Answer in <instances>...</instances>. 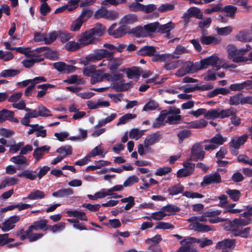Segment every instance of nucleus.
<instances>
[{"mask_svg":"<svg viewBox=\"0 0 252 252\" xmlns=\"http://www.w3.org/2000/svg\"><path fill=\"white\" fill-rule=\"evenodd\" d=\"M105 32V27L102 24L98 23L94 28L84 32L82 36L79 39V41L84 45L94 44L97 40L96 37L103 35Z\"/></svg>","mask_w":252,"mask_h":252,"instance_id":"nucleus-1","label":"nucleus"},{"mask_svg":"<svg viewBox=\"0 0 252 252\" xmlns=\"http://www.w3.org/2000/svg\"><path fill=\"white\" fill-rule=\"evenodd\" d=\"M113 56L114 53L113 52H109L106 49H96L93 54L87 56L85 59L82 61V63L84 65L86 66L89 64L90 62L100 61L104 58H107L109 61H111L113 59Z\"/></svg>","mask_w":252,"mask_h":252,"instance_id":"nucleus-2","label":"nucleus"},{"mask_svg":"<svg viewBox=\"0 0 252 252\" xmlns=\"http://www.w3.org/2000/svg\"><path fill=\"white\" fill-rule=\"evenodd\" d=\"M116 23L113 24L108 29V33L110 35L113 36L114 38H119L125 35L127 33L129 32L130 28L127 26L123 25L117 29Z\"/></svg>","mask_w":252,"mask_h":252,"instance_id":"nucleus-3","label":"nucleus"},{"mask_svg":"<svg viewBox=\"0 0 252 252\" xmlns=\"http://www.w3.org/2000/svg\"><path fill=\"white\" fill-rule=\"evenodd\" d=\"M230 227V230L234 236H240L244 238H247L249 237L251 230L250 227H247L243 229V226L240 224H234V220L231 222Z\"/></svg>","mask_w":252,"mask_h":252,"instance_id":"nucleus-4","label":"nucleus"},{"mask_svg":"<svg viewBox=\"0 0 252 252\" xmlns=\"http://www.w3.org/2000/svg\"><path fill=\"white\" fill-rule=\"evenodd\" d=\"M205 152L203 150L202 146L200 143L194 144L191 150L190 160L197 161L202 160L205 156Z\"/></svg>","mask_w":252,"mask_h":252,"instance_id":"nucleus-5","label":"nucleus"},{"mask_svg":"<svg viewBox=\"0 0 252 252\" xmlns=\"http://www.w3.org/2000/svg\"><path fill=\"white\" fill-rule=\"evenodd\" d=\"M221 182V178L219 173L216 172L213 174L204 176L203 181L200 183L201 186L210 184H219Z\"/></svg>","mask_w":252,"mask_h":252,"instance_id":"nucleus-6","label":"nucleus"},{"mask_svg":"<svg viewBox=\"0 0 252 252\" xmlns=\"http://www.w3.org/2000/svg\"><path fill=\"white\" fill-rule=\"evenodd\" d=\"M183 166L186 169H180L177 171L178 178L186 177L191 175L194 172L195 165L193 163L185 162L183 163Z\"/></svg>","mask_w":252,"mask_h":252,"instance_id":"nucleus-7","label":"nucleus"},{"mask_svg":"<svg viewBox=\"0 0 252 252\" xmlns=\"http://www.w3.org/2000/svg\"><path fill=\"white\" fill-rule=\"evenodd\" d=\"M235 246V240L234 239H225L221 241L218 242L215 249L217 250H222L221 252H227V249H231Z\"/></svg>","mask_w":252,"mask_h":252,"instance_id":"nucleus-8","label":"nucleus"},{"mask_svg":"<svg viewBox=\"0 0 252 252\" xmlns=\"http://www.w3.org/2000/svg\"><path fill=\"white\" fill-rule=\"evenodd\" d=\"M14 112L13 111L3 109L0 111V123H2L6 120L16 123H19L17 118L14 117Z\"/></svg>","mask_w":252,"mask_h":252,"instance_id":"nucleus-9","label":"nucleus"},{"mask_svg":"<svg viewBox=\"0 0 252 252\" xmlns=\"http://www.w3.org/2000/svg\"><path fill=\"white\" fill-rule=\"evenodd\" d=\"M20 219V217L18 216L10 217L3 222L1 227L2 231L7 232L12 229L15 226V224L19 221Z\"/></svg>","mask_w":252,"mask_h":252,"instance_id":"nucleus-10","label":"nucleus"},{"mask_svg":"<svg viewBox=\"0 0 252 252\" xmlns=\"http://www.w3.org/2000/svg\"><path fill=\"white\" fill-rule=\"evenodd\" d=\"M48 220L46 219H40L34 221L32 224L29 226V231L41 230L44 231L48 230Z\"/></svg>","mask_w":252,"mask_h":252,"instance_id":"nucleus-11","label":"nucleus"},{"mask_svg":"<svg viewBox=\"0 0 252 252\" xmlns=\"http://www.w3.org/2000/svg\"><path fill=\"white\" fill-rule=\"evenodd\" d=\"M161 136V134L159 131H157L152 134L149 135L144 141L145 147L148 148L149 146L158 142Z\"/></svg>","mask_w":252,"mask_h":252,"instance_id":"nucleus-12","label":"nucleus"},{"mask_svg":"<svg viewBox=\"0 0 252 252\" xmlns=\"http://www.w3.org/2000/svg\"><path fill=\"white\" fill-rule=\"evenodd\" d=\"M174 28V24L171 22L164 25H160L159 23L157 32L161 33H166V37L170 38V32Z\"/></svg>","mask_w":252,"mask_h":252,"instance_id":"nucleus-13","label":"nucleus"},{"mask_svg":"<svg viewBox=\"0 0 252 252\" xmlns=\"http://www.w3.org/2000/svg\"><path fill=\"white\" fill-rule=\"evenodd\" d=\"M157 52L156 48L152 46H144L140 48L137 52L138 55L141 56H153L154 53Z\"/></svg>","mask_w":252,"mask_h":252,"instance_id":"nucleus-14","label":"nucleus"},{"mask_svg":"<svg viewBox=\"0 0 252 252\" xmlns=\"http://www.w3.org/2000/svg\"><path fill=\"white\" fill-rule=\"evenodd\" d=\"M200 41L203 45H217L220 42L221 39L220 37H216L212 35L201 36Z\"/></svg>","mask_w":252,"mask_h":252,"instance_id":"nucleus-15","label":"nucleus"},{"mask_svg":"<svg viewBox=\"0 0 252 252\" xmlns=\"http://www.w3.org/2000/svg\"><path fill=\"white\" fill-rule=\"evenodd\" d=\"M74 192L72 189L67 188L60 189L56 191L53 192L52 194V196L55 197H68L73 194Z\"/></svg>","mask_w":252,"mask_h":252,"instance_id":"nucleus-16","label":"nucleus"},{"mask_svg":"<svg viewBox=\"0 0 252 252\" xmlns=\"http://www.w3.org/2000/svg\"><path fill=\"white\" fill-rule=\"evenodd\" d=\"M138 20V17L133 14H129L124 16L121 20L120 23L123 25H130Z\"/></svg>","mask_w":252,"mask_h":252,"instance_id":"nucleus-17","label":"nucleus"},{"mask_svg":"<svg viewBox=\"0 0 252 252\" xmlns=\"http://www.w3.org/2000/svg\"><path fill=\"white\" fill-rule=\"evenodd\" d=\"M184 187L181 184H178L170 187L167 191L170 195H176L183 192Z\"/></svg>","mask_w":252,"mask_h":252,"instance_id":"nucleus-18","label":"nucleus"},{"mask_svg":"<svg viewBox=\"0 0 252 252\" xmlns=\"http://www.w3.org/2000/svg\"><path fill=\"white\" fill-rule=\"evenodd\" d=\"M129 33L132 34L136 37H146V32H145L144 27H143L141 26H138L132 28L131 31H129Z\"/></svg>","mask_w":252,"mask_h":252,"instance_id":"nucleus-19","label":"nucleus"},{"mask_svg":"<svg viewBox=\"0 0 252 252\" xmlns=\"http://www.w3.org/2000/svg\"><path fill=\"white\" fill-rule=\"evenodd\" d=\"M237 10V8L236 6L232 5H227L224 7H222V12H223L225 13V17L234 18Z\"/></svg>","mask_w":252,"mask_h":252,"instance_id":"nucleus-20","label":"nucleus"},{"mask_svg":"<svg viewBox=\"0 0 252 252\" xmlns=\"http://www.w3.org/2000/svg\"><path fill=\"white\" fill-rule=\"evenodd\" d=\"M50 150V147L47 146H43L40 148H36L33 152V157L36 159V161L39 160L44 155L45 151H48Z\"/></svg>","mask_w":252,"mask_h":252,"instance_id":"nucleus-21","label":"nucleus"},{"mask_svg":"<svg viewBox=\"0 0 252 252\" xmlns=\"http://www.w3.org/2000/svg\"><path fill=\"white\" fill-rule=\"evenodd\" d=\"M123 72L126 71L127 77L129 79H132L134 77H139L141 75V72L136 67L124 68L121 70Z\"/></svg>","mask_w":252,"mask_h":252,"instance_id":"nucleus-22","label":"nucleus"},{"mask_svg":"<svg viewBox=\"0 0 252 252\" xmlns=\"http://www.w3.org/2000/svg\"><path fill=\"white\" fill-rule=\"evenodd\" d=\"M87 105L90 109H95L99 106L108 107L110 105V103L107 101H98L97 102H95L92 100H89L87 101Z\"/></svg>","mask_w":252,"mask_h":252,"instance_id":"nucleus-23","label":"nucleus"},{"mask_svg":"<svg viewBox=\"0 0 252 252\" xmlns=\"http://www.w3.org/2000/svg\"><path fill=\"white\" fill-rule=\"evenodd\" d=\"M45 197V192L39 189H34L28 195L27 198L30 200H36L44 198Z\"/></svg>","mask_w":252,"mask_h":252,"instance_id":"nucleus-24","label":"nucleus"},{"mask_svg":"<svg viewBox=\"0 0 252 252\" xmlns=\"http://www.w3.org/2000/svg\"><path fill=\"white\" fill-rule=\"evenodd\" d=\"M207 124L208 122L202 119L190 122L189 123L188 127L189 128H201L206 127Z\"/></svg>","mask_w":252,"mask_h":252,"instance_id":"nucleus-25","label":"nucleus"},{"mask_svg":"<svg viewBox=\"0 0 252 252\" xmlns=\"http://www.w3.org/2000/svg\"><path fill=\"white\" fill-rule=\"evenodd\" d=\"M248 139V135L245 134L236 139H233L231 140L230 145H232L235 148H239L241 145L244 144Z\"/></svg>","mask_w":252,"mask_h":252,"instance_id":"nucleus-26","label":"nucleus"},{"mask_svg":"<svg viewBox=\"0 0 252 252\" xmlns=\"http://www.w3.org/2000/svg\"><path fill=\"white\" fill-rule=\"evenodd\" d=\"M230 93L229 90L225 88H216L213 91L208 93L207 96L209 98H212L219 94L226 95Z\"/></svg>","mask_w":252,"mask_h":252,"instance_id":"nucleus-27","label":"nucleus"},{"mask_svg":"<svg viewBox=\"0 0 252 252\" xmlns=\"http://www.w3.org/2000/svg\"><path fill=\"white\" fill-rule=\"evenodd\" d=\"M182 245L178 249L182 252H186L191 247L192 244L191 237L186 238L180 242Z\"/></svg>","mask_w":252,"mask_h":252,"instance_id":"nucleus-28","label":"nucleus"},{"mask_svg":"<svg viewBox=\"0 0 252 252\" xmlns=\"http://www.w3.org/2000/svg\"><path fill=\"white\" fill-rule=\"evenodd\" d=\"M187 12L192 17H194L198 19L203 18V13L200 9L196 7H191L188 9Z\"/></svg>","mask_w":252,"mask_h":252,"instance_id":"nucleus-29","label":"nucleus"},{"mask_svg":"<svg viewBox=\"0 0 252 252\" xmlns=\"http://www.w3.org/2000/svg\"><path fill=\"white\" fill-rule=\"evenodd\" d=\"M20 73V71L17 69H8L2 70L0 73V77L7 78L10 77H14L18 75Z\"/></svg>","mask_w":252,"mask_h":252,"instance_id":"nucleus-30","label":"nucleus"},{"mask_svg":"<svg viewBox=\"0 0 252 252\" xmlns=\"http://www.w3.org/2000/svg\"><path fill=\"white\" fill-rule=\"evenodd\" d=\"M56 152L60 153L64 158L66 156L70 155L72 153V148L70 145H65L58 148Z\"/></svg>","mask_w":252,"mask_h":252,"instance_id":"nucleus-31","label":"nucleus"},{"mask_svg":"<svg viewBox=\"0 0 252 252\" xmlns=\"http://www.w3.org/2000/svg\"><path fill=\"white\" fill-rule=\"evenodd\" d=\"M194 229L197 232H206L213 230L211 226L203 224L199 222H196L194 224Z\"/></svg>","mask_w":252,"mask_h":252,"instance_id":"nucleus-32","label":"nucleus"},{"mask_svg":"<svg viewBox=\"0 0 252 252\" xmlns=\"http://www.w3.org/2000/svg\"><path fill=\"white\" fill-rule=\"evenodd\" d=\"M158 25L159 22H155L145 25L144 27L146 32V37L148 35L149 33L157 32Z\"/></svg>","mask_w":252,"mask_h":252,"instance_id":"nucleus-33","label":"nucleus"},{"mask_svg":"<svg viewBox=\"0 0 252 252\" xmlns=\"http://www.w3.org/2000/svg\"><path fill=\"white\" fill-rule=\"evenodd\" d=\"M36 171H31L30 170H25L22 172L19 173L17 174V176L19 177H25L27 179H30L32 181L34 180L37 175L34 173H35Z\"/></svg>","mask_w":252,"mask_h":252,"instance_id":"nucleus-34","label":"nucleus"},{"mask_svg":"<svg viewBox=\"0 0 252 252\" xmlns=\"http://www.w3.org/2000/svg\"><path fill=\"white\" fill-rule=\"evenodd\" d=\"M236 113V109L233 107H230V108L226 109L225 110H222L219 111L220 118V119L227 118L229 116H232V115L234 114H235Z\"/></svg>","mask_w":252,"mask_h":252,"instance_id":"nucleus-35","label":"nucleus"},{"mask_svg":"<svg viewBox=\"0 0 252 252\" xmlns=\"http://www.w3.org/2000/svg\"><path fill=\"white\" fill-rule=\"evenodd\" d=\"M226 193L233 201H237L241 196L240 191L237 189H228Z\"/></svg>","mask_w":252,"mask_h":252,"instance_id":"nucleus-36","label":"nucleus"},{"mask_svg":"<svg viewBox=\"0 0 252 252\" xmlns=\"http://www.w3.org/2000/svg\"><path fill=\"white\" fill-rule=\"evenodd\" d=\"M18 182V178L15 177L6 178L1 182L3 188L6 186H14L17 184Z\"/></svg>","mask_w":252,"mask_h":252,"instance_id":"nucleus-37","label":"nucleus"},{"mask_svg":"<svg viewBox=\"0 0 252 252\" xmlns=\"http://www.w3.org/2000/svg\"><path fill=\"white\" fill-rule=\"evenodd\" d=\"M161 210L163 211L164 213H168L167 214H169L170 215L179 212L180 209L179 207L175 206L172 204H167L166 206L162 207Z\"/></svg>","mask_w":252,"mask_h":252,"instance_id":"nucleus-38","label":"nucleus"},{"mask_svg":"<svg viewBox=\"0 0 252 252\" xmlns=\"http://www.w3.org/2000/svg\"><path fill=\"white\" fill-rule=\"evenodd\" d=\"M191 131L188 129H183L178 132L177 136L180 143H183L185 139L189 138L191 136Z\"/></svg>","mask_w":252,"mask_h":252,"instance_id":"nucleus-39","label":"nucleus"},{"mask_svg":"<svg viewBox=\"0 0 252 252\" xmlns=\"http://www.w3.org/2000/svg\"><path fill=\"white\" fill-rule=\"evenodd\" d=\"M211 143L215 144L218 147L222 145L225 140L220 133H217L211 139Z\"/></svg>","mask_w":252,"mask_h":252,"instance_id":"nucleus-40","label":"nucleus"},{"mask_svg":"<svg viewBox=\"0 0 252 252\" xmlns=\"http://www.w3.org/2000/svg\"><path fill=\"white\" fill-rule=\"evenodd\" d=\"M159 106L158 104L154 100H151L145 104L143 108V111H152L156 110Z\"/></svg>","mask_w":252,"mask_h":252,"instance_id":"nucleus-41","label":"nucleus"},{"mask_svg":"<svg viewBox=\"0 0 252 252\" xmlns=\"http://www.w3.org/2000/svg\"><path fill=\"white\" fill-rule=\"evenodd\" d=\"M32 231V230L29 231V227L26 230H25V229L23 228H21L16 232V235L20 237V239L21 240L23 241L27 238L28 239V237H29L30 233Z\"/></svg>","mask_w":252,"mask_h":252,"instance_id":"nucleus-42","label":"nucleus"},{"mask_svg":"<svg viewBox=\"0 0 252 252\" xmlns=\"http://www.w3.org/2000/svg\"><path fill=\"white\" fill-rule=\"evenodd\" d=\"M136 115L134 114L127 113L122 116L119 120L117 125H120L121 124H126L128 120L135 118Z\"/></svg>","mask_w":252,"mask_h":252,"instance_id":"nucleus-43","label":"nucleus"},{"mask_svg":"<svg viewBox=\"0 0 252 252\" xmlns=\"http://www.w3.org/2000/svg\"><path fill=\"white\" fill-rule=\"evenodd\" d=\"M236 39L243 42H250L252 40L248 37V33L246 31L240 32L236 36Z\"/></svg>","mask_w":252,"mask_h":252,"instance_id":"nucleus-44","label":"nucleus"},{"mask_svg":"<svg viewBox=\"0 0 252 252\" xmlns=\"http://www.w3.org/2000/svg\"><path fill=\"white\" fill-rule=\"evenodd\" d=\"M90 157H94L96 156H99L101 158H104L105 154H103V150L100 146H96L90 153Z\"/></svg>","mask_w":252,"mask_h":252,"instance_id":"nucleus-45","label":"nucleus"},{"mask_svg":"<svg viewBox=\"0 0 252 252\" xmlns=\"http://www.w3.org/2000/svg\"><path fill=\"white\" fill-rule=\"evenodd\" d=\"M96 71V66L94 65H91L86 67H84L83 69L82 72L83 75L85 76H92L95 73Z\"/></svg>","mask_w":252,"mask_h":252,"instance_id":"nucleus-46","label":"nucleus"},{"mask_svg":"<svg viewBox=\"0 0 252 252\" xmlns=\"http://www.w3.org/2000/svg\"><path fill=\"white\" fill-rule=\"evenodd\" d=\"M10 161L15 164L21 165L26 163L27 159L25 157L22 155H19L12 157L10 159Z\"/></svg>","mask_w":252,"mask_h":252,"instance_id":"nucleus-47","label":"nucleus"},{"mask_svg":"<svg viewBox=\"0 0 252 252\" xmlns=\"http://www.w3.org/2000/svg\"><path fill=\"white\" fill-rule=\"evenodd\" d=\"M80 44L75 41H69L65 45V48L70 52H74L81 47Z\"/></svg>","mask_w":252,"mask_h":252,"instance_id":"nucleus-48","label":"nucleus"},{"mask_svg":"<svg viewBox=\"0 0 252 252\" xmlns=\"http://www.w3.org/2000/svg\"><path fill=\"white\" fill-rule=\"evenodd\" d=\"M218 34L221 36H225L229 34L232 31V28L230 26H227L223 28H216Z\"/></svg>","mask_w":252,"mask_h":252,"instance_id":"nucleus-49","label":"nucleus"},{"mask_svg":"<svg viewBox=\"0 0 252 252\" xmlns=\"http://www.w3.org/2000/svg\"><path fill=\"white\" fill-rule=\"evenodd\" d=\"M93 14L92 10L89 9H83L79 18L84 22L90 18Z\"/></svg>","mask_w":252,"mask_h":252,"instance_id":"nucleus-50","label":"nucleus"},{"mask_svg":"<svg viewBox=\"0 0 252 252\" xmlns=\"http://www.w3.org/2000/svg\"><path fill=\"white\" fill-rule=\"evenodd\" d=\"M241 94H238L230 96L229 104L231 105H238L241 104Z\"/></svg>","mask_w":252,"mask_h":252,"instance_id":"nucleus-51","label":"nucleus"},{"mask_svg":"<svg viewBox=\"0 0 252 252\" xmlns=\"http://www.w3.org/2000/svg\"><path fill=\"white\" fill-rule=\"evenodd\" d=\"M65 223L61 222L58 224H56L53 226L48 225V230H51L52 232L55 233L64 228Z\"/></svg>","mask_w":252,"mask_h":252,"instance_id":"nucleus-52","label":"nucleus"},{"mask_svg":"<svg viewBox=\"0 0 252 252\" xmlns=\"http://www.w3.org/2000/svg\"><path fill=\"white\" fill-rule=\"evenodd\" d=\"M144 5L139 2H133L128 5L130 11L133 12L143 11Z\"/></svg>","mask_w":252,"mask_h":252,"instance_id":"nucleus-53","label":"nucleus"},{"mask_svg":"<svg viewBox=\"0 0 252 252\" xmlns=\"http://www.w3.org/2000/svg\"><path fill=\"white\" fill-rule=\"evenodd\" d=\"M103 225L107 226L108 227L110 226L114 228H117L121 226V223L119 219H114L112 220H109L108 222H103Z\"/></svg>","mask_w":252,"mask_h":252,"instance_id":"nucleus-54","label":"nucleus"},{"mask_svg":"<svg viewBox=\"0 0 252 252\" xmlns=\"http://www.w3.org/2000/svg\"><path fill=\"white\" fill-rule=\"evenodd\" d=\"M171 171L172 168L170 167L165 166L158 168L155 174L157 176H162L171 172Z\"/></svg>","mask_w":252,"mask_h":252,"instance_id":"nucleus-55","label":"nucleus"},{"mask_svg":"<svg viewBox=\"0 0 252 252\" xmlns=\"http://www.w3.org/2000/svg\"><path fill=\"white\" fill-rule=\"evenodd\" d=\"M165 115L161 114L158 118H157L156 121L153 123L152 127L154 128H159L162 126L164 125V120L165 118Z\"/></svg>","mask_w":252,"mask_h":252,"instance_id":"nucleus-56","label":"nucleus"},{"mask_svg":"<svg viewBox=\"0 0 252 252\" xmlns=\"http://www.w3.org/2000/svg\"><path fill=\"white\" fill-rule=\"evenodd\" d=\"M205 117L207 119L220 118L219 111L216 109H211L205 114Z\"/></svg>","mask_w":252,"mask_h":252,"instance_id":"nucleus-57","label":"nucleus"},{"mask_svg":"<svg viewBox=\"0 0 252 252\" xmlns=\"http://www.w3.org/2000/svg\"><path fill=\"white\" fill-rule=\"evenodd\" d=\"M174 9L175 5L172 3L163 4L158 8V10L162 13L173 10Z\"/></svg>","mask_w":252,"mask_h":252,"instance_id":"nucleus-58","label":"nucleus"},{"mask_svg":"<svg viewBox=\"0 0 252 252\" xmlns=\"http://www.w3.org/2000/svg\"><path fill=\"white\" fill-rule=\"evenodd\" d=\"M38 111L39 116L46 117L52 115L51 114H50V110L42 105H41L38 107Z\"/></svg>","mask_w":252,"mask_h":252,"instance_id":"nucleus-59","label":"nucleus"},{"mask_svg":"<svg viewBox=\"0 0 252 252\" xmlns=\"http://www.w3.org/2000/svg\"><path fill=\"white\" fill-rule=\"evenodd\" d=\"M58 37L60 39L62 42L65 43L72 38V36L69 33L64 32H59L58 33Z\"/></svg>","mask_w":252,"mask_h":252,"instance_id":"nucleus-60","label":"nucleus"},{"mask_svg":"<svg viewBox=\"0 0 252 252\" xmlns=\"http://www.w3.org/2000/svg\"><path fill=\"white\" fill-rule=\"evenodd\" d=\"M139 181L138 178L135 176L129 177L124 183L123 186L125 187L132 186L134 183H137Z\"/></svg>","mask_w":252,"mask_h":252,"instance_id":"nucleus-61","label":"nucleus"},{"mask_svg":"<svg viewBox=\"0 0 252 252\" xmlns=\"http://www.w3.org/2000/svg\"><path fill=\"white\" fill-rule=\"evenodd\" d=\"M181 116L176 114L175 116H168L166 122L168 123L170 125H176L178 124V122L181 121Z\"/></svg>","mask_w":252,"mask_h":252,"instance_id":"nucleus-62","label":"nucleus"},{"mask_svg":"<svg viewBox=\"0 0 252 252\" xmlns=\"http://www.w3.org/2000/svg\"><path fill=\"white\" fill-rule=\"evenodd\" d=\"M129 136L131 139L138 140L142 136V132L137 128H133L130 131Z\"/></svg>","mask_w":252,"mask_h":252,"instance_id":"nucleus-63","label":"nucleus"},{"mask_svg":"<svg viewBox=\"0 0 252 252\" xmlns=\"http://www.w3.org/2000/svg\"><path fill=\"white\" fill-rule=\"evenodd\" d=\"M107 13V9L102 7L98 9L94 13V17L95 19H98L101 18L105 19L106 14Z\"/></svg>","mask_w":252,"mask_h":252,"instance_id":"nucleus-64","label":"nucleus"}]
</instances>
